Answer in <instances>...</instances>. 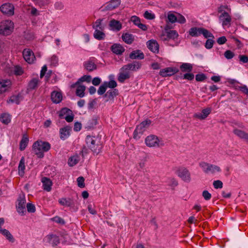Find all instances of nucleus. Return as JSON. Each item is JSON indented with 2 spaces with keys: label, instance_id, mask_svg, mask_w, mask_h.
Segmentation results:
<instances>
[{
  "label": "nucleus",
  "instance_id": "obj_1",
  "mask_svg": "<svg viewBox=\"0 0 248 248\" xmlns=\"http://www.w3.org/2000/svg\"><path fill=\"white\" fill-rule=\"evenodd\" d=\"M217 12L220 14L218 19L222 27H230L232 18L228 12H231V8L228 5H221L218 8Z\"/></svg>",
  "mask_w": 248,
  "mask_h": 248
},
{
  "label": "nucleus",
  "instance_id": "obj_2",
  "mask_svg": "<svg viewBox=\"0 0 248 248\" xmlns=\"http://www.w3.org/2000/svg\"><path fill=\"white\" fill-rule=\"evenodd\" d=\"M50 148V145L47 142L38 140L35 141L32 145L33 152L39 158H43L44 153L48 151Z\"/></svg>",
  "mask_w": 248,
  "mask_h": 248
},
{
  "label": "nucleus",
  "instance_id": "obj_3",
  "mask_svg": "<svg viewBox=\"0 0 248 248\" xmlns=\"http://www.w3.org/2000/svg\"><path fill=\"white\" fill-rule=\"evenodd\" d=\"M86 141L88 147L94 154L97 155L100 152L102 146L96 138L88 136L86 137Z\"/></svg>",
  "mask_w": 248,
  "mask_h": 248
},
{
  "label": "nucleus",
  "instance_id": "obj_4",
  "mask_svg": "<svg viewBox=\"0 0 248 248\" xmlns=\"http://www.w3.org/2000/svg\"><path fill=\"white\" fill-rule=\"evenodd\" d=\"M145 143L149 147L159 148L164 145L163 141L154 135L147 136L145 139Z\"/></svg>",
  "mask_w": 248,
  "mask_h": 248
},
{
  "label": "nucleus",
  "instance_id": "obj_5",
  "mask_svg": "<svg viewBox=\"0 0 248 248\" xmlns=\"http://www.w3.org/2000/svg\"><path fill=\"white\" fill-rule=\"evenodd\" d=\"M14 29V24L10 20H5L0 22V34L9 35Z\"/></svg>",
  "mask_w": 248,
  "mask_h": 248
},
{
  "label": "nucleus",
  "instance_id": "obj_6",
  "mask_svg": "<svg viewBox=\"0 0 248 248\" xmlns=\"http://www.w3.org/2000/svg\"><path fill=\"white\" fill-rule=\"evenodd\" d=\"M199 165L205 173H214L215 172H220L221 171V169L218 166L205 162H201Z\"/></svg>",
  "mask_w": 248,
  "mask_h": 248
},
{
  "label": "nucleus",
  "instance_id": "obj_7",
  "mask_svg": "<svg viewBox=\"0 0 248 248\" xmlns=\"http://www.w3.org/2000/svg\"><path fill=\"white\" fill-rule=\"evenodd\" d=\"M151 123V121L150 120H146L138 125L134 132V138L135 139H139L140 137L138 134H142L146 129L149 126Z\"/></svg>",
  "mask_w": 248,
  "mask_h": 248
},
{
  "label": "nucleus",
  "instance_id": "obj_8",
  "mask_svg": "<svg viewBox=\"0 0 248 248\" xmlns=\"http://www.w3.org/2000/svg\"><path fill=\"white\" fill-rule=\"evenodd\" d=\"M176 173L185 182L189 183L191 181L190 173L186 168L182 167L179 168L176 170Z\"/></svg>",
  "mask_w": 248,
  "mask_h": 248
},
{
  "label": "nucleus",
  "instance_id": "obj_9",
  "mask_svg": "<svg viewBox=\"0 0 248 248\" xmlns=\"http://www.w3.org/2000/svg\"><path fill=\"white\" fill-rule=\"evenodd\" d=\"M17 204L16 205L17 211L21 215H24L26 212V201L25 200L24 195L22 196L20 195L17 200Z\"/></svg>",
  "mask_w": 248,
  "mask_h": 248
},
{
  "label": "nucleus",
  "instance_id": "obj_10",
  "mask_svg": "<svg viewBox=\"0 0 248 248\" xmlns=\"http://www.w3.org/2000/svg\"><path fill=\"white\" fill-rule=\"evenodd\" d=\"M14 5L10 3H4L0 7V10L1 13L7 16H13L14 15Z\"/></svg>",
  "mask_w": 248,
  "mask_h": 248
},
{
  "label": "nucleus",
  "instance_id": "obj_11",
  "mask_svg": "<svg viewBox=\"0 0 248 248\" xmlns=\"http://www.w3.org/2000/svg\"><path fill=\"white\" fill-rule=\"evenodd\" d=\"M130 78V72L123 66L120 69L118 75V80L121 83H124L126 79Z\"/></svg>",
  "mask_w": 248,
  "mask_h": 248
},
{
  "label": "nucleus",
  "instance_id": "obj_12",
  "mask_svg": "<svg viewBox=\"0 0 248 248\" xmlns=\"http://www.w3.org/2000/svg\"><path fill=\"white\" fill-rule=\"evenodd\" d=\"M23 56L24 60L29 63H32L35 58L33 52L30 49H24L23 51Z\"/></svg>",
  "mask_w": 248,
  "mask_h": 248
},
{
  "label": "nucleus",
  "instance_id": "obj_13",
  "mask_svg": "<svg viewBox=\"0 0 248 248\" xmlns=\"http://www.w3.org/2000/svg\"><path fill=\"white\" fill-rule=\"evenodd\" d=\"M71 127L69 126H65L60 129V138L62 140H65L70 135Z\"/></svg>",
  "mask_w": 248,
  "mask_h": 248
},
{
  "label": "nucleus",
  "instance_id": "obj_14",
  "mask_svg": "<svg viewBox=\"0 0 248 248\" xmlns=\"http://www.w3.org/2000/svg\"><path fill=\"white\" fill-rule=\"evenodd\" d=\"M141 64L139 62L134 61L132 63H130L124 65L123 66L128 71H135L140 68Z\"/></svg>",
  "mask_w": 248,
  "mask_h": 248
},
{
  "label": "nucleus",
  "instance_id": "obj_15",
  "mask_svg": "<svg viewBox=\"0 0 248 248\" xmlns=\"http://www.w3.org/2000/svg\"><path fill=\"white\" fill-rule=\"evenodd\" d=\"M178 70L176 68L172 67H167L162 69L160 71L159 74L160 76L166 77L167 76H170L174 74L177 72Z\"/></svg>",
  "mask_w": 248,
  "mask_h": 248
},
{
  "label": "nucleus",
  "instance_id": "obj_16",
  "mask_svg": "<svg viewBox=\"0 0 248 248\" xmlns=\"http://www.w3.org/2000/svg\"><path fill=\"white\" fill-rule=\"evenodd\" d=\"M148 48L154 53L159 52V45L155 40H150L147 42Z\"/></svg>",
  "mask_w": 248,
  "mask_h": 248
},
{
  "label": "nucleus",
  "instance_id": "obj_17",
  "mask_svg": "<svg viewBox=\"0 0 248 248\" xmlns=\"http://www.w3.org/2000/svg\"><path fill=\"white\" fill-rule=\"evenodd\" d=\"M11 82L8 79L0 80V93L7 91L11 87Z\"/></svg>",
  "mask_w": 248,
  "mask_h": 248
},
{
  "label": "nucleus",
  "instance_id": "obj_18",
  "mask_svg": "<svg viewBox=\"0 0 248 248\" xmlns=\"http://www.w3.org/2000/svg\"><path fill=\"white\" fill-rule=\"evenodd\" d=\"M85 69L89 72L93 71L97 69V65L95 62L91 59H90L84 63Z\"/></svg>",
  "mask_w": 248,
  "mask_h": 248
},
{
  "label": "nucleus",
  "instance_id": "obj_19",
  "mask_svg": "<svg viewBox=\"0 0 248 248\" xmlns=\"http://www.w3.org/2000/svg\"><path fill=\"white\" fill-rule=\"evenodd\" d=\"M211 112V109L209 108H207L202 109L201 113H195L194 115V117L200 120H204L209 115Z\"/></svg>",
  "mask_w": 248,
  "mask_h": 248
},
{
  "label": "nucleus",
  "instance_id": "obj_20",
  "mask_svg": "<svg viewBox=\"0 0 248 248\" xmlns=\"http://www.w3.org/2000/svg\"><path fill=\"white\" fill-rule=\"evenodd\" d=\"M48 242L53 247L57 246L60 243V239L58 236L55 234H49L46 236Z\"/></svg>",
  "mask_w": 248,
  "mask_h": 248
},
{
  "label": "nucleus",
  "instance_id": "obj_21",
  "mask_svg": "<svg viewBox=\"0 0 248 248\" xmlns=\"http://www.w3.org/2000/svg\"><path fill=\"white\" fill-rule=\"evenodd\" d=\"M121 0H111L105 6L107 10H112L118 7L121 4Z\"/></svg>",
  "mask_w": 248,
  "mask_h": 248
},
{
  "label": "nucleus",
  "instance_id": "obj_22",
  "mask_svg": "<svg viewBox=\"0 0 248 248\" xmlns=\"http://www.w3.org/2000/svg\"><path fill=\"white\" fill-rule=\"evenodd\" d=\"M51 98L52 101L55 104L60 103L62 99V96L61 93L56 91H53L51 93Z\"/></svg>",
  "mask_w": 248,
  "mask_h": 248
},
{
  "label": "nucleus",
  "instance_id": "obj_23",
  "mask_svg": "<svg viewBox=\"0 0 248 248\" xmlns=\"http://www.w3.org/2000/svg\"><path fill=\"white\" fill-rule=\"evenodd\" d=\"M129 58L132 60H142L144 58V55L143 53L141 51V50L138 49L133 51L129 54Z\"/></svg>",
  "mask_w": 248,
  "mask_h": 248
},
{
  "label": "nucleus",
  "instance_id": "obj_24",
  "mask_svg": "<svg viewBox=\"0 0 248 248\" xmlns=\"http://www.w3.org/2000/svg\"><path fill=\"white\" fill-rule=\"evenodd\" d=\"M109 25L111 30L116 31H119L122 28V25L120 22L115 19L111 20Z\"/></svg>",
  "mask_w": 248,
  "mask_h": 248
},
{
  "label": "nucleus",
  "instance_id": "obj_25",
  "mask_svg": "<svg viewBox=\"0 0 248 248\" xmlns=\"http://www.w3.org/2000/svg\"><path fill=\"white\" fill-rule=\"evenodd\" d=\"M44 189L46 191H50L51 189L52 183L50 179L46 177H43L42 179Z\"/></svg>",
  "mask_w": 248,
  "mask_h": 248
},
{
  "label": "nucleus",
  "instance_id": "obj_26",
  "mask_svg": "<svg viewBox=\"0 0 248 248\" xmlns=\"http://www.w3.org/2000/svg\"><path fill=\"white\" fill-rule=\"evenodd\" d=\"M111 51L117 55H121L124 51V47L120 44H115L111 47Z\"/></svg>",
  "mask_w": 248,
  "mask_h": 248
},
{
  "label": "nucleus",
  "instance_id": "obj_27",
  "mask_svg": "<svg viewBox=\"0 0 248 248\" xmlns=\"http://www.w3.org/2000/svg\"><path fill=\"white\" fill-rule=\"evenodd\" d=\"M165 33L167 34L168 36V38H169V40L172 39L174 40L177 39L178 37V33L175 30H168V26H167L165 28Z\"/></svg>",
  "mask_w": 248,
  "mask_h": 248
},
{
  "label": "nucleus",
  "instance_id": "obj_28",
  "mask_svg": "<svg viewBox=\"0 0 248 248\" xmlns=\"http://www.w3.org/2000/svg\"><path fill=\"white\" fill-rule=\"evenodd\" d=\"M39 84V80L38 78H33L29 82L28 90H33L36 89Z\"/></svg>",
  "mask_w": 248,
  "mask_h": 248
},
{
  "label": "nucleus",
  "instance_id": "obj_29",
  "mask_svg": "<svg viewBox=\"0 0 248 248\" xmlns=\"http://www.w3.org/2000/svg\"><path fill=\"white\" fill-rule=\"evenodd\" d=\"M123 40L127 44H131L134 41V36L129 33H124L122 36Z\"/></svg>",
  "mask_w": 248,
  "mask_h": 248
},
{
  "label": "nucleus",
  "instance_id": "obj_30",
  "mask_svg": "<svg viewBox=\"0 0 248 248\" xmlns=\"http://www.w3.org/2000/svg\"><path fill=\"white\" fill-rule=\"evenodd\" d=\"M233 133L240 138L248 142V134L245 132L238 129H235L233 131Z\"/></svg>",
  "mask_w": 248,
  "mask_h": 248
},
{
  "label": "nucleus",
  "instance_id": "obj_31",
  "mask_svg": "<svg viewBox=\"0 0 248 248\" xmlns=\"http://www.w3.org/2000/svg\"><path fill=\"white\" fill-rule=\"evenodd\" d=\"M25 158L23 156L21 157L18 165V174L20 176H23L25 173Z\"/></svg>",
  "mask_w": 248,
  "mask_h": 248
},
{
  "label": "nucleus",
  "instance_id": "obj_32",
  "mask_svg": "<svg viewBox=\"0 0 248 248\" xmlns=\"http://www.w3.org/2000/svg\"><path fill=\"white\" fill-rule=\"evenodd\" d=\"M202 28L193 27L189 29V34L192 37H197L201 34Z\"/></svg>",
  "mask_w": 248,
  "mask_h": 248
},
{
  "label": "nucleus",
  "instance_id": "obj_33",
  "mask_svg": "<svg viewBox=\"0 0 248 248\" xmlns=\"http://www.w3.org/2000/svg\"><path fill=\"white\" fill-rule=\"evenodd\" d=\"M118 90L117 89L110 90L108 91L104 95L105 97L108 98L107 101L113 99L115 96L118 95Z\"/></svg>",
  "mask_w": 248,
  "mask_h": 248
},
{
  "label": "nucleus",
  "instance_id": "obj_34",
  "mask_svg": "<svg viewBox=\"0 0 248 248\" xmlns=\"http://www.w3.org/2000/svg\"><path fill=\"white\" fill-rule=\"evenodd\" d=\"M59 203L62 205H65L68 207H71L73 206L74 205V202L71 199H65V198H62L61 199H59Z\"/></svg>",
  "mask_w": 248,
  "mask_h": 248
},
{
  "label": "nucleus",
  "instance_id": "obj_35",
  "mask_svg": "<svg viewBox=\"0 0 248 248\" xmlns=\"http://www.w3.org/2000/svg\"><path fill=\"white\" fill-rule=\"evenodd\" d=\"M85 89L86 87L84 85H78L76 89V95L80 97H83L85 95L84 92Z\"/></svg>",
  "mask_w": 248,
  "mask_h": 248
},
{
  "label": "nucleus",
  "instance_id": "obj_36",
  "mask_svg": "<svg viewBox=\"0 0 248 248\" xmlns=\"http://www.w3.org/2000/svg\"><path fill=\"white\" fill-rule=\"evenodd\" d=\"M180 68L183 72H190L192 70V65L189 63H184L181 65Z\"/></svg>",
  "mask_w": 248,
  "mask_h": 248
},
{
  "label": "nucleus",
  "instance_id": "obj_37",
  "mask_svg": "<svg viewBox=\"0 0 248 248\" xmlns=\"http://www.w3.org/2000/svg\"><path fill=\"white\" fill-rule=\"evenodd\" d=\"M79 161V157L78 155H75L71 156L68 161V165L73 167L76 165Z\"/></svg>",
  "mask_w": 248,
  "mask_h": 248
},
{
  "label": "nucleus",
  "instance_id": "obj_38",
  "mask_svg": "<svg viewBox=\"0 0 248 248\" xmlns=\"http://www.w3.org/2000/svg\"><path fill=\"white\" fill-rule=\"evenodd\" d=\"M93 36L96 39L101 40L105 38V34L103 32V31L96 29L93 33Z\"/></svg>",
  "mask_w": 248,
  "mask_h": 248
},
{
  "label": "nucleus",
  "instance_id": "obj_39",
  "mask_svg": "<svg viewBox=\"0 0 248 248\" xmlns=\"http://www.w3.org/2000/svg\"><path fill=\"white\" fill-rule=\"evenodd\" d=\"M29 142V139L26 135H23L20 142V150L23 151L27 147Z\"/></svg>",
  "mask_w": 248,
  "mask_h": 248
},
{
  "label": "nucleus",
  "instance_id": "obj_40",
  "mask_svg": "<svg viewBox=\"0 0 248 248\" xmlns=\"http://www.w3.org/2000/svg\"><path fill=\"white\" fill-rule=\"evenodd\" d=\"M0 232L4 235L9 241L12 242L14 241V239L12 235L10 233L8 230L5 229H2V230H0Z\"/></svg>",
  "mask_w": 248,
  "mask_h": 248
},
{
  "label": "nucleus",
  "instance_id": "obj_41",
  "mask_svg": "<svg viewBox=\"0 0 248 248\" xmlns=\"http://www.w3.org/2000/svg\"><path fill=\"white\" fill-rule=\"evenodd\" d=\"M69 113H71V110L67 108H62L59 111V116L61 119H63L67 115L69 114Z\"/></svg>",
  "mask_w": 248,
  "mask_h": 248
},
{
  "label": "nucleus",
  "instance_id": "obj_42",
  "mask_svg": "<svg viewBox=\"0 0 248 248\" xmlns=\"http://www.w3.org/2000/svg\"><path fill=\"white\" fill-rule=\"evenodd\" d=\"M20 97L21 96L19 95H13L7 100V103L19 104L20 102Z\"/></svg>",
  "mask_w": 248,
  "mask_h": 248
},
{
  "label": "nucleus",
  "instance_id": "obj_43",
  "mask_svg": "<svg viewBox=\"0 0 248 248\" xmlns=\"http://www.w3.org/2000/svg\"><path fill=\"white\" fill-rule=\"evenodd\" d=\"M177 19V16L174 14L170 12L168 13L167 15V22H170L171 23H175L176 22Z\"/></svg>",
  "mask_w": 248,
  "mask_h": 248
},
{
  "label": "nucleus",
  "instance_id": "obj_44",
  "mask_svg": "<svg viewBox=\"0 0 248 248\" xmlns=\"http://www.w3.org/2000/svg\"><path fill=\"white\" fill-rule=\"evenodd\" d=\"M0 120L2 123L8 124L11 121L10 116L8 114H3L0 117Z\"/></svg>",
  "mask_w": 248,
  "mask_h": 248
},
{
  "label": "nucleus",
  "instance_id": "obj_45",
  "mask_svg": "<svg viewBox=\"0 0 248 248\" xmlns=\"http://www.w3.org/2000/svg\"><path fill=\"white\" fill-rule=\"evenodd\" d=\"M92 77L90 75H84L81 77L75 83V85H78L79 82L86 81L87 82H90L91 81Z\"/></svg>",
  "mask_w": 248,
  "mask_h": 248
},
{
  "label": "nucleus",
  "instance_id": "obj_46",
  "mask_svg": "<svg viewBox=\"0 0 248 248\" xmlns=\"http://www.w3.org/2000/svg\"><path fill=\"white\" fill-rule=\"evenodd\" d=\"M102 20L99 19H97L94 23L93 27V28L96 30H100L103 31L104 30V27L102 26L101 22Z\"/></svg>",
  "mask_w": 248,
  "mask_h": 248
},
{
  "label": "nucleus",
  "instance_id": "obj_47",
  "mask_svg": "<svg viewBox=\"0 0 248 248\" xmlns=\"http://www.w3.org/2000/svg\"><path fill=\"white\" fill-rule=\"evenodd\" d=\"M201 34H202L203 36L206 38H214V36L212 33L209 32L207 30L202 28Z\"/></svg>",
  "mask_w": 248,
  "mask_h": 248
},
{
  "label": "nucleus",
  "instance_id": "obj_48",
  "mask_svg": "<svg viewBox=\"0 0 248 248\" xmlns=\"http://www.w3.org/2000/svg\"><path fill=\"white\" fill-rule=\"evenodd\" d=\"M98 117L97 116H93L88 122V125L90 127H93L97 124Z\"/></svg>",
  "mask_w": 248,
  "mask_h": 248
},
{
  "label": "nucleus",
  "instance_id": "obj_49",
  "mask_svg": "<svg viewBox=\"0 0 248 248\" xmlns=\"http://www.w3.org/2000/svg\"><path fill=\"white\" fill-rule=\"evenodd\" d=\"M104 83L107 88L108 87L111 89H113L117 86V82L114 80H110L108 82H105Z\"/></svg>",
  "mask_w": 248,
  "mask_h": 248
},
{
  "label": "nucleus",
  "instance_id": "obj_50",
  "mask_svg": "<svg viewBox=\"0 0 248 248\" xmlns=\"http://www.w3.org/2000/svg\"><path fill=\"white\" fill-rule=\"evenodd\" d=\"M167 183L169 186L173 188L176 186L178 184L176 180L173 178H169Z\"/></svg>",
  "mask_w": 248,
  "mask_h": 248
},
{
  "label": "nucleus",
  "instance_id": "obj_51",
  "mask_svg": "<svg viewBox=\"0 0 248 248\" xmlns=\"http://www.w3.org/2000/svg\"><path fill=\"white\" fill-rule=\"evenodd\" d=\"M107 87H106L105 84L104 83L102 85H101L97 93L99 95L103 94L106 91Z\"/></svg>",
  "mask_w": 248,
  "mask_h": 248
},
{
  "label": "nucleus",
  "instance_id": "obj_52",
  "mask_svg": "<svg viewBox=\"0 0 248 248\" xmlns=\"http://www.w3.org/2000/svg\"><path fill=\"white\" fill-rule=\"evenodd\" d=\"M225 57L229 60L232 59L234 56V54L232 51L227 50L224 52Z\"/></svg>",
  "mask_w": 248,
  "mask_h": 248
},
{
  "label": "nucleus",
  "instance_id": "obj_53",
  "mask_svg": "<svg viewBox=\"0 0 248 248\" xmlns=\"http://www.w3.org/2000/svg\"><path fill=\"white\" fill-rule=\"evenodd\" d=\"M14 72L16 75H21L23 73L22 68L19 66H16L14 67Z\"/></svg>",
  "mask_w": 248,
  "mask_h": 248
},
{
  "label": "nucleus",
  "instance_id": "obj_54",
  "mask_svg": "<svg viewBox=\"0 0 248 248\" xmlns=\"http://www.w3.org/2000/svg\"><path fill=\"white\" fill-rule=\"evenodd\" d=\"M77 182L78 186L80 188H83L85 187L84 184V178L82 177H79L77 179Z\"/></svg>",
  "mask_w": 248,
  "mask_h": 248
},
{
  "label": "nucleus",
  "instance_id": "obj_55",
  "mask_svg": "<svg viewBox=\"0 0 248 248\" xmlns=\"http://www.w3.org/2000/svg\"><path fill=\"white\" fill-rule=\"evenodd\" d=\"M202 196L206 201L210 200L212 197L211 194L207 190L203 191Z\"/></svg>",
  "mask_w": 248,
  "mask_h": 248
},
{
  "label": "nucleus",
  "instance_id": "obj_56",
  "mask_svg": "<svg viewBox=\"0 0 248 248\" xmlns=\"http://www.w3.org/2000/svg\"><path fill=\"white\" fill-rule=\"evenodd\" d=\"M27 210L30 213H34L35 211V206L31 203H28L26 205Z\"/></svg>",
  "mask_w": 248,
  "mask_h": 248
},
{
  "label": "nucleus",
  "instance_id": "obj_57",
  "mask_svg": "<svg viewBox=\"0 0 248 248\" xmlns=\"http://www.w3.org/2000/svg\"><path fill=\"white\" fill-rule=\"evenodd\" d=\"M214 43V41L212 39H208L206 41L205 47L207 49H210L213 47Z\"/></svg>",
  "mask_w": 248,
  "mask_h": 248
},
{
  "label": "nucleus",
  "instance_id": "obj_58",
  "mask_svg": "<svg viewBox=\"0 0 248 248\" xmlns=\"http://www.w3.org/2000/svg\"><path fill=\"white\" fill-rule=\"evenodd\" d=\"M213 186L215 188H221L223 186V183L220 180H216L213 182Z\"/></svg>",
  "mask_w": 248,
  "mask_h": 248
},
{
  "label": "nucleus",
  "instance_id": "obj_59",
  "mask_svg": "<svg viewBox=\"0 0 248 248\" xmlns=\"http://www.w3.org/2000/svg\"><path fill=\"white\" fill-rule=\"evenodd\" d=\"M131 21L135 25H136L137 26H138V25L140 24V23H141L140 18L137 16H132L131 17Z\"/></svg>",
  "mask_w": 248,
  "mask_h": 248
},
{
  "label": "nucleus",
  "instance_id": "obj_60",
  "mask_svg": "<svg viewBox=\"0 0 248 248\" xmlns=\"http://www.w3.org/2000/svg\"><path fill=\"white\" fill-rule=\"evenodd\" d=\"M58 62V58L56 55H53L50 59V63L51 65L56 66Z\"/></svg>",
  "mask_w": 248,
  "mask_h": 248
},
{
  "label": "nucleus",
  "instance_id": "obj_61",
  "mask_svg": "<svg viewBox=\"0 0 248 248\" xmlns=\"http://www.w3.org/2000/svg\"><path fill=\"white\" fill-rule=\"evenodd\" d=\"M74 117V115L71 111V113H69V114L67 115L63 119H64L66 122L70 123L73 121Z\"/></svg>",
  "mask_w": 248,
  "mask_h": 248
},
{
  "label": "nucleus",
  "instance_id": "obj_62",
  "mask_svg": "<svg viewBox=\"0 0 248 248\" xmlns=\"http://www.w3.org/2000/svg\"><path fill=\"white\" fill-rule=\"evenodd\" d=\"M144 16L147 19H153L155 18V16L154 14L149 13L148 11H146L144 14Z\"/></svg>",
  "mask_w": 248,
  "mask_h": 248
},
{
  "label": "nucleus",
  "instance_id": "obj_63",
  "mask_svg": "<svg viewBox=\"0 0 248 248\" xmlns=\"http://www.w3.org/2000/svg\"><path fill=\"white\" fill-rule=\"evenodd\" d=\"M52 220L56 223L62 224H63L65 223L64 220L62 218L58 216L54 217L52 218Z\"/></svg>",
  "mask_w": 248,
  "mask_h": 248
},
{
  "label": "nucleus",
  "instance_id": "obj_64",
  "mask_svg": "<svg viewBox=\"0 0 248 248\" xmlns=\"http://www.w3.org/2000/svg\"><path fill=\"white\" fill-rule=\"evenodd\" d=\"M239 61L244 63H247L248 62V57L246 55H240L239 56Z\"/></svg>",
  "mask_w": 248,
  "mask_h": 248
}]
</instances>
